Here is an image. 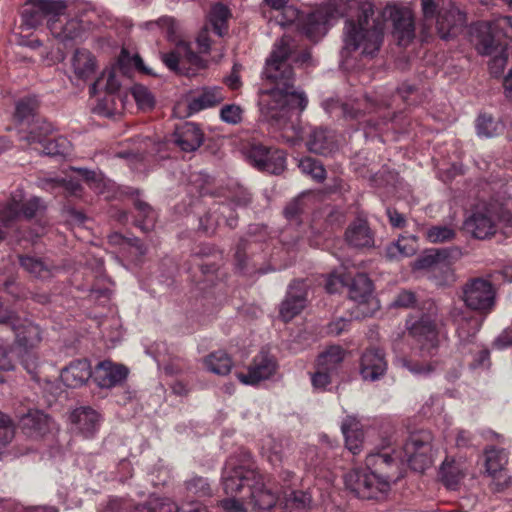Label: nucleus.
Segmentation results:
<instances>
[{"label": "nucleus", "mask_w": 512, "mask_h": 512, "mask_svg": "<svg viewBox=\"0 0 512 512\" xmlns=\"http://www.w3.org/2000/svg\"><path fill=\"white\" fill-rule=\"evenodd\" d=\"M306 145L313 153L328 155L336 149L334 132L321 127L310 128Z\"/></svg>", "instance_id": "27"}, {"label": "nucleus", "mask_w": 512, "mask_h": 512, "mask_svg": "<svg viewBox=\"0 0 512 512\" xmlns=\"http://www.w3.org/2000/svg\"><path fill=\"white\" fill-rule=\"evenodd\" d=\"M204 364L206 368L217 375H227L232 368V360L229 355L224 351H217L209 354Z\"/></svg>", "instance_id": "41"}, {"label": "nucleus", "mask_w": 512, "mask_h": 512, "mask_svg": "<svg viewBox=\"0 0 512 512\" xmlns=\"http://www.w3.org/2000/svg\"><path fill=\"white\" fill-rule=\"evenodd\" d=\"M39 103L35 96L26 97L19 100L16 104L15 117L21 125L36 119L39 117L36 115Z\"/></svg>", "instance_id": "44"}, {"label": "nucleus", "mask_w": 512, "mask_h": 512, "mask_svg": "<svg viewBox=\"0 0 512 512\" xmlns=\"http://www.w3.org/2000/svg\"><path fill=\"white\" fill-rule=\"evenodd\" d=\"M300 170L307 175H310L314 180L321 182L326 177V170L323 165L316 159L305 157L300 160Z\"/></svg>", "instance_id": "54"}, {"label": "nucleus", "mask_w": 512, "mask_h": 512, "mask_svg": "<svg viewBox=\"0 0 512 512\" xmlns=\"http://www.w3.org/2000/svg\"><path fill=\"white\" fill-rule=\"evenodd\" d=\"M417 249L416 238L413 236L400 237L396 242L389 244L386 247V257L390 260L398 259L400 257L412 256Z\"/></svg>", "instance_id": "39"}, {"label": "nucleus", "mask_w": 512, "mask_h": 512, "mask_svg": "<svg viewBox=\"0 0 512 512\" xmlns=\"http://www.w3.org/2000/svg\"><path fill=\"white\" fill-rule=\"evenodd\" d=\"M341 431L345 438L346 447L352 454L361 451L364 433L360 420L354 415H348L342 421Z\"/></svg>", "instance_id": "31"}, {"label": "nucleus", "mask_w": 512, "mask_h": 512, "mask_svg": "<svg viewBox=\"0 0 512 512\" xmlns=\"http://www.w3.org/2000/svg\"><path fill=\"white\" fill-rule=\"evenodd\" d=\"M225 99L224 91L220 87H204L199 90L188 102V115L208 109L220 104Z\"/></svg>", "instance_id": "28"}, {"label": "nucleus", "mask_w": 512, "mask_h": 512, "mask_svg": "<svg viewBox=\"0 0 512 512\" xmlns=\"http://www.w3.org/2000/svg\"><path fill=\"white\" fill-rule=\"evenodd\" d=\"M162 61L170 70L187 76H193L197 70L205 68L204 61L186 45H179L176 50L162 54Z\"/></svg>", "instance_id": "14"}, {"label": "nucleus", "mask_w": 512, "mask_h": 512, "mask_svg": "<svg viewBox=\"0 0 512 512\" xmlns=\"http://www.w3.org/2000/svg\"><path fill=\"white\" fill-rule=\"evenodd\" d=\"M460 251L456 248H442L430 250L416 261L418 269H431L432 271L449 269V259L457 257Z\"/></svg>", "instance_id": "29"}, {"label": "nucleus", "mask_w": 512, "mask_h": 512, "mask_svg": "<svg viewBox=\"0 0 512 512\" xmlns=\"http://www.w3.org/2000/svg\"><path fill=\"white\" fill-rule=\"evenodd\" d=\"M137 210L136 225L144 232L150 231L155 224L156 213L146 202L137 199L134 203Z\"/></svg>", "instance_id": "47"}, {"label": "nucleus", "mask_w": 512, "mask_h": 512, "mask_svg": "<svg viewBox=\"0 0 512 512\" xmlns=\"http://www.w3.org/2000/svg\"><path fill=\"white\" fill-rule=\"evenodd\" d=\"M475 336L472 339V342L470 343H458V349L461 351V353H474L477 352V357L474 359L473 363L471 364L472 367H488L489 366V351L487 349H479V346L474 341ZM458 341L460 339L458 338Z\"/></svg>", "instance_id": "51"}, {"label": "nucleus", "mask_w": 512, "mask_h": 512, "mask_svg": "<svg viewBox=\"0 0 512 512\" xmlns=\"http://www.w3.org/2000/svg\"><path fill=\"white\" fill-rule=\"evenodd\" d=\"M20 425L31 436H42L53 426L48 415L39 410H30L20 418Z\"/></svg>", "instance_id": "34"}, {"label": "nucleus", "mask_w": 512, "mask_h": 512, "mask_svg": "<svg viewBox=\"0 0 512 512\" xmlns=\"http://www.w3.org/2000/svg\"><path fill=\"white\" fill-rule=\"evenodd\" d=\"M19 262L26 272L40 279H47L51 277L53 275V270L55 269L53 265L46 263L42 259L29 255H20Z\"/></svg>", "instance_id": "38"}, {"label": "nucleus", "mask_w": 512, "mask_h": 512, "mask_svg": "<svg viewBox=\"0 0 512 512\" xmlns=\"http://www.w3.org/2000/svg\"><path fill=\"white\" fill-rule=\"evenodd\" d=\"M143 509H146L147 512H207L206 509L202 508L200 505L193 506L189 504L188 509L184 507L180 508L175 502L168 498L162 499L154 506L143 507Z\"/></svg>", "instance_id": "50"}, {"label": "nucleus", "mask_w": 512, "mask_h": 512, "mask_svg": "<svg viewBox=\"0 0 512 512\" xmlns=\"http://www.w3.org/2000/svg\"><path fill=\"white\" fill-rule=\"evenodd\" d=\"M258 471L255 469L251 454L241 450L226 461L222 473L223 489L227 495L248 490L253 479H257Z\"/></svg>", "instance_id": "9"}, {"label": "nucleus", "mask_w": 512, "mask_h": 512, "mask_svg": "<svg viewBox=\"0 0 512 512\" xmlns=\"http://www.w3.org/2000/svg\"><path fill=\"white\" fill-rule=\"evenodd\" d=\"M0 324L9 326L15 334V345L18 350L27 352L35 350L42 341V330L39 325L26 318H20L12 311L4 309L0 301Z\"/></svg>", "instance_id": "10"}, {"label": "nucleus", "mask_w": 512, "mask_h": 512, "mask_svg": "<svg viewBox=\"0 0 512 512\" xmlns=\"http://www.w3.org/2000/svg\"><path fill=\"white\" fill-rule=\"evenodd\" d=\"M425 26L435 25L441 39L456 36L466 24V15L453 0H421Z\"/></svg>", "instance_id": "5"}, {"label": "nucleus", "mask_w": 512, "mask_h": 512, "mask_svg": "<svg viewBox=\"0 0 512 512\" xmlns=\"http://www.w3.org/2000/svg\"><path fill=\"white\" fill-rule=\"evenodd\" d=\"M394 35L399 45L406 46L415 35L413 17L408 10H396L392 14Z\"/></svg>", "instance_id": "33"}, {"label": "nucleus", "mask_w": 512, "mask_h": 512, "mask_svg": "<svg viewBox=\"0 0 512 512\" xmlns=\"http://www.w3.org/2000/svg\"><path fill=\"white\" fill-rule=\"evenodd\" d=\"M186 490L189 495L196 498H203L211 495L210 484L205 478L199 476H194L186 481Z\"/></svg>", "instance_id": "56"}, {"label": "nucleus", "mask_w": 512, "mask_h": 512, "mask_svg": "<svg viewBox=\"0 0 512 512\" xmlns=\"http://www.w3.org/2000/svg\"><path fill=\"white\" fill-rule=\"evenodd\" d=\"M495 289L492 283L483 278L467 281L461 292L464 306L452 305L449 318L456 328L460 342L470 343L483 323L484 317L491 312L495 304Z\"/></svg>", "instance_id": "3"}, {"label": "nucleus", "mask_w": 512, "mask_h": 512, "mask_svg": "<svg viewBox=\"0 0 512 512\" xmlns=\"http://www.w3.org/2000/svg\"><path fill=\"white\" fill-rule=\"evenodd\" d=\"M402 367L406 368L412 374L416 376H428L430 375L436 368L434 362H418L409 360L406 358H401L398 360Z\"/></svg>", "instance_id": "57"}, {"label": "nucleus", "mask_w": 512, "mask_h": 512, "mask_svg": "<svg viewBox=\"0 0 512 512\" xmlns=\"http://www.w3.org/2000/svg\"><path fill=\"white\" fill-rule=\"evenodd\" d=\"M385 21L380 13L375 15L374 5L370 2L359 4L358 20H347L344 27V46L341 51L343 60L350 53L360 51L364 56H373L381 47Z\"/></svg>", "instance_id": "4"}, {"label": "nucleus", "mask_w": 512, "mask_h": 512, "mask_svg": "<svg viewBox=\"0 0 512 512\" xmlns=\"http://www.w3.org/2000/svg\"><path fill=\"white\" fill-rule=\"evenodd\" d=\"M279 499L278 490L268 486L264 476L258 472L257 479H253L245 495L224 499L221 506L227 512H269Z\"/></svg>", "instance_id": "6"}, {"label": "nucleus", "mask_w": 512, "mask_h": 512, "mask_svg": "<svg viewBox=\"0 0 512 512\" xmlns=\"http://www.w3.org/2000/svg\"><path fill=\"white\" fill-rule=\"evenodd\" d=\"M311 508V494L305 491H292L286 498L284 507L287 512H310Z\"/></svg>", "instance_id": "45"}, {"label": "nucleus", "mask_w": 512, "mask_h": 512, "mask_svg": "<svg viewBox=\"0 0 512 512\" xmlns=\"http://www.w3.org/2000/svg\"><path fill=\"white\" fill-rule=\"evenodd\" d=\"M229 17V10L228 8L218 3L214 5L210 11V22L213 27L214 32L218 36H223L227 29V20Z\"/></svg>", "instance_id": "49"}, {"label": "nucleus", "mask_w": 512, "mask_h": 512, "mask_svg": "<svg viewBox=\"0 0 512 512\" xmlns=\"http://www.w3.org/2000/svg\"><path fill=\"white\" fill-rule=\"evenodd\" d=\"M432 434L420 430L409 435L400 450L382 445L366 457V469H354L345 475L348 490L360 499L376 498L389 490L391 483L403 477L404 467L423 472L433 463Z\"/></svg>", "instance_id": "2"}, {"label": "nucleus", "mask_w": 512, "mask_h": 512, "mask_svg": "<svg viewBox=\"0 0 512 512\" xmlns=\"http://www.w3.org/2000/svg\"><path fill=\"white\" fill-rule=\"evenodd\" d=\"M307 291L303 281H293L289 285L285 299L280 306V317L288 322L298 315L306 306Z\"/></svg>", "instance_id": "19"}, {"label": "nucleus", "mask_w": 512, "mask_h": 512, "mask_svg": "<svg viewBox=\"0 0 512 512\" xmlns=\"http://www.w3.org/2000/svg\"><path fill=\"white\" fill-rule=\"evenodd\" d=\"M247 157L251 164L261 171L280 174L285 169L286 157L282 150L252 143Z\"/></svg>", "instance_id": "12"}, {"label": "nucleus", "mask_w": 512, "mask_h": 512, "mask_svg": "<svg viewBox=\"0 0 512 512\" xmlns=\"http://www.w3.org/2000/svg\"><path fill=\"white\" fill-rule=\"evenodd\" d=\"M48 28L53 37L62 43L81 39L85 32L81 20L73 18L64 22L59 16L48 19Z\"/></svg>", "instance_id": "23"}, {"label": "nucleus", "mask_w": 512, "mask_h": 512, "mask_svg": "<svg viewBox=\"0 0 512 512\" xmlns=\"http://www.w3.org/2000/svg\"><path fill=\"white\" fill-rule=\"evenodd\" d=\"M263 450L271 464L276 465L281 462L283 457V443L281 440L269 437L263 445Z\"/></svg>", "instance_id": "59"}, {"label": "nucleus", "mask_w": 512, "mask_h": 512, "mask_svg": "<svg viewBox=\"0 0 512 512\" xmlns=\"http://www.w3.org/2000/svg\"><path fill=\"white\" fill-rule=\"evenodd\" d=\"M504 124L488 114H481L476 120V131L479 137L492 138L501 134Z\"/></svg>", "instance_id": "42"}, {"label": "nucleus", "mask_w": 512, "mask_h": 512, "mask_svg": "<svg viewBox=\"0 0 512 512\" xmlns=\"http://www.w3.org/2000/svg\"><path fill=\"white\" fill-rule=\"evenodd\" d=\"M140 28L146 30H160L166 33L169 39H173L176 34L175 20L169 16H163L155 21H147L140 24Z\"/></svg>", "instance_id": "53"}, {"label": "nucleus", "mask_w": 512, "mask_h": 512, "mask_svg": "<svg viewBox=\"0 0 512 512\" xmlns=\"http://www.w3.org/2000/svg\"><path fill=\"white\" fill-rule=\"evenodd\" d=\"M97 68V59L89 50L76 49L70 59L69 77L72 81L85 83L95 76Z\"/></svg>", "instance_id": "20"}, {"label": "nucleus", "mask_w": 512, "mask_h": 512, "mask_svg": "<svg viewBox=\"0 0 512 512\" xmlns=\"http://www.w3.org/2000/svg\"><path fill=\"white\" fill-rule=\"evenodd\" d=\"M91 375L89 362L87 360H76L62 369L60 376L67 387L76 388L82 386Z\"/></svg>", "instance_id": "32"}, {"label": "nucleus", "mask_w": 512, "mask_h": 512, "mask_svg": "<svg viewBox=\"0 0 512 512\" xmlns=\"http://www.w3.org/2000/svg\"><path fill=\"white\" fill-rule=\"evenodd\" d=\"M131 94L139 109L146 111L154 107V96L147 87L136 84L131 88Z\"/></svg>", "instance_id": "55"}, {"label": "nucleus", "mask_w": 512, "mask_h": 512, "mask_svg": "<svg viewBox=\"0 0 512 512\" xmlns=\"http://www.w3.org/2000/svg\"><path fill=\"white\" fill-rule=\"evenodd\" d=\"M294 48L289 36H283L275 43L263 70V76L273 87L263 92L260 99L262 117L270 130L291 145L303 139L300 115L308 103L306 95L294 87L291 64L310 65L312 61L309 50L296 56Z\"/></svg>", "instance_id": "1"}, {"label": "nucleus", "mask_w": 512, "mask_h": 512, "mask_svg": "<svg viewBox=\"0 0 512 512\" xmlns=\"http://www.w3.org/2000/svg\"><path fill=\"white\" fill-rule=\"evenodd\" d=\"M372 294V282L364 273H358L349 284V297L359 307L366 303Z\"/></svg>", "instance_id": "37"}, {"label": "nucleus", "mask_w": 512, "mask_h": 512, "mask_svg": "<svg viewBox=\"0 0 512 512\" xmlns=\"http://www.w3.org/2000/svg\"><path fill=\"white\" fill-rule=\"evenodd\" d=\"M346 239L354 247H371L373 245V235L367 223L358 220L352 223L346 231Z\"/></svg>", "instance_id": "36"}, {"label": "nucleus", "mask_w": 512, "mask_h": 512, "mask_svg": "<svg viewBox=\"0 0 512 512\" xmlns=\"http://www.w3.org/2000/svg\"><path fill=\"white\" fill-rule=\"evenodd\" d=\"M500 223L512 227V198L495 200L477 210L466 221L465 227L475 238L486 239L492 236Z\"/></svg>", "instance_id": "7"}, {"label": "nucleus", "mask_w": 512, "mask_h": 512, "mask_svg": "<svg viewBox=\"0 0 512 512\" xmlns=\"http://www.w3.org/2000/svg\"><path fill=\"white\" fill-rule=\"evenodd\" d=\"M53 125L42 117L21 125L18 135L19 140L26 145L44 144L47 137L53 132Z\"/></svg>", "instance_id": "25"}, {"label": "nucleus", "mask_w": 512, "mask_h": 512, "mask_svg": "<svg viewBox=\"0 0 512 512\" xmlns=\"http://www.w3.org/2000/svg\"><path fill=\"white\" fill-rule=\"evenodd\" d=\"M204 134L200 127L192 122H185L176 127L170 141L184 152H193L203 143Z\"/></svg>", "instance_id": "22"}, {"label": "nucleus", "mask_w": 512, "mask_h": 512, "mask_svg": "<svg viewBox=\"0 0 512 512\" xmlns=\"http://www.w3.org/2000/svg\"><path fill=\"white\" fill-rule=\"evenodd\" d=\"M466 470L464 462L446 458L440 468V476L449 489H455L465 476Z\"/></svg>", "instance_id": "35"}, {"label": "nucleus", "mask_w": 512, "mask_h": 512, "mask_svg": "<svg viewBox=\"0 0 512 512\" xmlns=\"http://www.w3.org/2000/svg\"><path fill=\"white\" fill-rule=\"evenodd\" d=\"M242 109L235 104H228L221 108L220 118L223 122L228 124H238L242 120Z\"/></svg>", "instance_id": "61"}, {"label": "nucleus", "mask_w": 512, "mask_h": 512, "mask_svg": "<svg viewBox=\"0 0 512 512\" xmlns=\"http://www.w3.org/2000/svg\"><path fill=\"white\" fill-rule=\"evenodd\" d=\"M111 245L120 246L123 251H127L131 256H142L146 253V248L138 238H127L118 232L108 236Z\"/></svg>", "instance_id": "43"}, {"label": "nucleus", "mask_w": 512, "mask_h": 512, "mask_svg": "<svg viewBox=\"0 0 512 512\" xmlns=\"http://www.w3.org/2000/svg\"><path fill=\"white\" fill-rule=\"evenodd\" d=\"M282 9V20L279 23L282 26L296 23L297 28L311 41L319 40L327 32V25L334 17V10L330 6L318 8L306 15L294 6L285 5Z\"/></svg>", "instance_id": "8"}, {"label": "nucleus", "mask_w": 512, "mask_h": 512, "mask_svg": "<svg viewBox=\"0 0 512 512\" xmlns=\"http://www.w3.org/2000/svg\"><path fill=\"white\" fill-rule=\"evenodd\" d=\"M497 31L492 23H479L471 28V41L482 55H491L496 48L494 35Z\"/></svg>", "instance_id": "30"}, {"label": "nucleus", "mask_w": 512, "mask_h": 512, "mask_svg": "<svg viewBox=\"0 0 512 512\" xmlns=\"http://www.w3.org/2000/svg\"><path fill=\"white\" fill-rule=\"evenodd\" d=\"M426 238L431 243H445L452 241L456 236L453 227L447 225H436L427 229Z\"/></svg>", "instance_id": "52"}, {"label": "nucleus", "mask_w": 512, "mask_h": 512, "mask_svg": "<svg viewBox=\"0 0 512 512\" xmlns=\"http://www.w3.org/2000/svg\"><path fill=\"white\" fill-rule=\"evenodd\" d=\"M16 194L17 198H20V216H23L26 219H31L44 209V205L39 197H32L23 202L21 193Z\"/></svg>", "instance_id": "58"}, {"label": "nucleus", "mask_w": 512, "mask_h": 512, "mask_svg": "<svg viewBox=\"0 0 512 512\" xmlns=\"http://www.w3.org/2000/svg\"><path fill=\"white\" fill-rule=\"evenodd\" d=\"M484 456L487 474L492 478L496 489L502 490L510 482V477L506 471L509 452L504 448L491 445L485 448Z\"/></svg>", "instance_id": "15"}, {"label": "nucleus", "mask_w": 512, "mask_h": 512, "mask_svg": "<svg viewBox=\"0 0 512 512\" xmlns=\"http://www.w3.org/2000/svg\"><path fill=\"white\" fill-rule=\"evenodd\" d=\"M64 0H28L22 11V22L29 29L36 28L46 17L55 18L64 13Z\"/></svg>", "instance_id": "11"}, {"label": "nucleus", "mask_w": 512, "mask_h": 512, "mask_svg": "<svg viewBox=\"0 0 512 512\" xmlns=\"http://www.w3.org/2000/svg\"><path fill=\"white\" fill-rule=\"evenodd\" d=\"M18 356L25 370L31 374L33 379L38 377L39 358L34 350L23 352L18 350Z\"/></svg>", "instance_id": "60"}, {"label": "nucleus", "mask_w": 512, "mask_h": 512, "mask_svg": "<svg viewBox=\"0 0 512 512\" xmlns=\"http://www.w3.org/2000/svg\"><path fill=\"white\" fill-rule=\"evenodd\" d=\"M222 220L229 228L236 227L237 217L233 216V209L230 204H219L200 218V229L206 234H213Z\"/></svg>", "instance_id": "26"}, {"label": "nucleus", "mask_w": 512, "mask_h": 512, "mask_svg": "<svg viewBox=\"0 0 512 512\" xmlns=\"http://www.w3.org/2000/svg\"><path fill=\"white\" fill-rule=\"evenodd\" d=\"M344 357V349L336 345L330 346L318 356L317 366L320 369H325L333 373L344 360Z\"/></svg>", "instance_id": "40"}, {"label": "nucleus", "mask_w": 512, "mask_h": 512, "mask_svg": "<svg viewBox=\"0 0 512 512\" xmlns=\"http://www.w3.org/2000/svg\"><path fill=\"white\" fill-rule=\"evenodd\" d=\"M276 361L266 352H261L253 358L247 373H238L237 377L243 384L256 385L269 379L276 372Z\"/></svg>", "instance_id": "16"}, {"label": "nucleus", "mask_w": 512, "mask_h": 512, "mask_svg": "<svg viewBox=\"0 0 512 512\" xmlns=\"http://www.w3.org/2000/svg\"><path fill=\"white\" fill-rule=\"evenodd\" d=\"M42 152L48 156H61L66 157L70 155L72 150L71 142L63 136L54 138L52 140H45Z\"/></svg>", "instance_id": "48"}, {"label": "nucleus", "mask_w": 512, "mask_h": 512, "mask_svg": "<svg viewBox=\"0 0 512 512\" xmlns=\"http://www.w3.org/2000/svg\"><path fill=\"white\" fill-rule=\"evenodd\" d=\"M409 334L420 344L423 356H434L438 347V334L435 319L431 315H422L418 320L407 321Z\"/></svg>", "instance_id": "13"}, {"label": "nucleus", "mask_w": 512, "mask_h": 512, "mask_svg": "<svg viewBox=\"0 0 512 512\" xmlns=\"http://www.w3.org/2000/svg\"><path fill=\"white\" fill-rule=\"evenodd\" d=\"M71 429L84 438H92L101 425L100 414L91 407H79L70 414Z\"/></svg>", "instance_id": "18"}, {"label": "nucleus", "mask_w": 512, "mask_h": 512, "mask_svg": "<svg viewBox=\"0 0 512 512\" xmlns=\"http://www.w3.org/2000/svg\"><path fill=\"white\" fill-rule=\"evenodd\" d=\"M493 27L497 34L512 39V16H499L493 21Z\"/></svg>", "instance_id": "64"}, {"label": "nucleus", "mask_w": 512, "mask_h": 512, "mask_svg": "<svg viewBox=\"0 0 512 512\" xmlns=\"http://www.w3.org/2000/svg\"><path fill=\"white\" fill-rule=\"evenodd\" d=\"M125 61L126 57L121 56L115 65L104 70L90 86V93L95 95L100 89H104L110 94L117 92L123 85L126 74L128 73Z\"/></svg>", "instance_id": "17"}, {"label": "nucleus", "mask_w": 512, "mask_h": 512, "mask_svg": "<svg viewBox=\"0 0 512 512\" xmlns=\"http://www.w3.org/2000/svg\"><path fill=\"white\" fill-rule=\"evenodd\" d=\"M128 370L121 364L109 360L100 362L94 370V381L101 388H111L123 382Z\"/></svg>", "instance_id": "24"}, {"label": "nucleus", "mask_w": 512, "mask_h": 512, "mask_svg": "<svg viewBox=\"0 0 512 512\" xmlns=\"http://www.w3.org/2000/svg\"><path fill=\"white\" fill-rule=\"evenodd\" d=\"M331 374L332 372L325 369H320L317 366L316 372L311 376V382L314 389L325 390L326 387L331 383Z\"/></svg>", "instance_id": "63"}, {"label": "nucleus", "mask_w": 512, "mask_h": 512, "mask_svg": "<svg viewBox=\"0 0 512 512\" xmlns=\"http://www.w3.org/2000/svg\"><path fill=\"white\" fill-rule=\"evenodd\" d=\"M387 361L384 352L379 348L366 349L360 359V375L366 381H377L384 376Z\"/></svg>", "instance_id": "21"}, {"label": "nucleus", "mask_w": 512, "mask_h": 512, "mask_svg": "<svg viewBox=\"0 0 512 512\" xmlns=\"http://www.w3.org/2000/svg\"><path fill=\"white\" fill-rule=\"evenodd\" d=\"M20 217V198L14 193L7 202L0 204V224L10 227Z\"/></svg>", "instance_id": "46"}, {"label": "nucleus", "mask_w": 512, "mask_h": 512, "mask_svg": "<svg viewBox=\"0 0 512 512\" xmlns=\"http://www.w3.org/2000/svg\"><path fill=\"white\" fill-rule=\"evenodd\" d=\"M304 197L305 195L295 198L285 207L284 215L289 221H297L300 214L304 211Z\"/></svg>", "instance_id": "62"}]
</instances>
